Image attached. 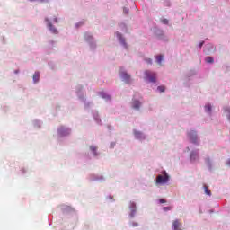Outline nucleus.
<instances>
[{
	"mask_svg": "<svg viewBox=\"0 0 230 230\" xmlns=\"http://www.w3.org/2000/svg\"><path fill=\"white\" fill-rule=\"evenodd\" d=\"M145 77L144 80L146 82H150L151 84H155L157 80V74L155 72H152L150 70H146L144 72Z\"/></svg>",
	"mask_w": 230,
	"mask_h": 230,
	"instance_id": "obj_1",
	"label": "nucleus"
},
{
	"mask_svg": "<svg viewBox=\"0 0 230 230\" xmlns=\"http://www.w3.org/2000/svg\"><path fill=\"white\" fill-rule=\"evenodd\" d=\"M170 181V176L166 172V171L163 172V175L159 174L156 177V184H166Z\"/></svg>",
	"mask_w": 230,
	"mask_h": 230,
	"instance_id": "obj_2",
	"label": "nucleus"
},
{
	"mask_svg": "<svg viewBox=\"0 0 230 230\" xmlns=\"http://www.w3.org/2000/svg\"><path fill=\"white\" fill-rule=\"evenodd\" d=\"M188 137L194 145H197V131L190 130L188 132Z\"/></svg>",
	"mask_w": 230,
	"mask_h": 230,
	"instance_id": "obj_3",
	"label": "nucleus"
},
{
	"mask_svg": "<svg viewBox=\"0 0 230 230\" xmlns=\"http://www.w3.org/2000/svg\"><path fill=\"white\" fill-rule=\"evenodd\" d=\"M119 75L125 82H130V75L127 74V72L121 71Z\"/></svg>",
	"mask_w": 230,
	"mask_h": 230,
	"instance_id": "obj_4",
	"label": "nucleus"
},
{
	"mask_svg": "<svg viewBox=\"0 0 230 230\" xmlns=\"http://www.w3.org/2000/svg\"><path fill=\"white\" fill-rule=\"evenodd\" d=\"M173 230H182L181 227V222L178 219L174 220L172 223Z\"/></svg>",
	"mask_w": 230,
	"mask_h": 230,
	"instance_id": "obj_5",
	"label": "nucleus"
},
{
	"mask_svg": "<svg viewBox=\"0 0 230 230\" xmlns=\"http://www.w3.org/2000/svg\"><path fill=\"white\" fill-rule=\"evenodd\" d=\"M48 27H49V30H50V31H51L52 33H54L55 35H57V34L58 33V31L53 26V24L51 23V22H49Z\"/></svg>",
	"mask_w": 230,
	"mask_h": 230,
	"instance_id": "obj_6",
	"label": "nucleus"
},
{
	"mask_svg": "<svg viewBox=\"0 0 230 230\" xmlns=\"http://www.w3.org/2000/svg\"><path fill=\"white\" fill-rule=\"evenodd\" d=\"M129 208L131 210L130 217L133 218L134 215H136V204L134 202H130Z\"/></svg>",
	"mask_w": 230,
	"mask_h": 230,
	"instance_id": "obj_7",
	"label": "nucleus"
},
{
	"mask_svg": "<svg viewBox=\"0 0 230 230\" xmlns=\"http://www.w3.org/2000/svg\"><path fill=\"white\" fill-rule=\"evenodd\" d=\"M197 159H199V152L197 151H192L190 153V161H197Z\"/></svg>",
	"mask_w": 230,
	"mask_h": 230,
	"instance_id": "obj_8",
	"label": "nucleus"
},
{
	"mask_svg": "<svg viewBox=\"0 0 230 230\" xmlns=\"http://www.w3.org/2000/svg\"><path fill=\"white\" fill-rule=\"evenodd\" d=\"M40 79V73L36 72L33 75V82H34V84H37V82H39Z\"/></svg>",
	"mask_w": 230,
	"mask_h": 230,
	"instance_id": "obj_9",
	"label": "nucleus"
},
{
	"mask_svg": "<svg viewBox=\"0 0 230 230\" xmlns=\"http://www.w3.org/2000/svg\"><path fill=\"white\" fill-rule=\"evenodd\" d=\"M132 107L133 109L139 110V107H141V102H139V101H134Z\"/></svg>",
	"mask_w": 230,
	"mask_h": 230,
	"instance_id": "obj_10",
	"label": "nucleus"
},
{
	"mask_svg": "<svg viewBox=\"0 0 230 230\" xmlns=\"http://www.w3.org/2000/svg\"><path fill=\"white\" fill-rule=\"evenodd\" d=\"M116 36L119 39V40L121 42V44H125V39L119 32H116Z\"/></svg>",
	"mask_w": 230,
	"mask_h": 230,
	"instance_id": "obj_11",
	"label": "nucleus"
},
{
	"mask_svg": "<svg viewBox=\"0 0 230 230\" xmlns=\"http://www.w3.org/2000/svg\"><path fill=\"white\" fill-rule=\"evenodd\" d=\"M205 62H207V64H213V62H215V59H213V58L211 57H208L205 58Z\"/></svg>",
	"mask_w": 230,
	"mask_h": 230,
	"instance_id": "obj_12",
	"label": "nucleus"
},
{
	"mask_svg": "<svg viewBox=\"0 0 230 230\" xmlns=\"http://www.w3.org/2000/svg\"><path fill=\"white\" fill-rule=\"evenodd\" d=\"M204 190H205L206 195H208L209 197H211V190H209V188H208L207 185H204Z\"/></svg>",
	"mask_w": 230,
	"mask_h": 230,
	"instance_id": "obj_13",
	"label": "nucleus"
},
{
	"mask_svg": "<svg viewBox=\"0 0 230 230\" xmlns=\"http://www.w3.org/2000/svg\"><path fill=\"white\" fill-rule=\"evenodd\" d=\"M90 150H92V152H93L94 155H98V154L96 153V150H98V147H96L94 146H91Z\"/></svg>",
	"mask_w": 230,
	"mask_h": 230,
	"instance_id": "obj_14",
	"label": "nucleus"
},
{
	"mask_svg": "<svg viewBox=\"0 0 230 230\" xmlns=\"http://www.w3.org/2000/svg\"><path fill=\"white\" fill-rule=\"evenodd\" d=\"M102 98H104L105 100H111V96L107 95L105 93H101Z\"/></svg>",
	"mask_w": 230,
	"mask_h": 230,
	"instance_id": "obj_15",
	"label": "nucleus"
},
{
	"mask_svg": "<svg viewBox=\"0 0 230 230\" xmlns=\"http://www.w3.org/2000/svg\"><path fill=\"white\" fill-rule=\"evenodd\" d=\"M156 62L158 64H161V62H163V55H159L156 57Z\"/></svg>",
	"mask_w": 230,
	"mask_h": 230,
	"instance_id": "obj_16",
	"label": "nucleus"
},
{
	"mask_svg": "<svg viewBox=\"0 0 230 230\" xmlns=\"http://www.w3.org/2000/svg\"><path fill=\"white\" fill-rule=\"evenodd\" d=\"M206 112H211V104H208L205 106Z\"/></svg>",
	"mask_w": 230,
	"mask_h": 230,
	"instance_id": "obj_17",
	"label": "nucleus"
},
{
	"mask_svg": "<svg viewBox=\"0 0 230 230\" xmlns=\"http://www.w3.org/2000/svg\"><path fill=\"white\" fill-rule=\"evenodd\" d=\"M157 89L160 93H164L166 88L164 86H158Z\"/></svg>",
	"mask_w": 230,
	"mask_h": 230,
	"instance_id": "obj_18",
	"label": "nucleus"
},
{
	"mask_svg": "<svg viewBox=\"0 0 230 230\" xmlns=\"http://www.w3.org/2000/svg\"><path fill=\"white\" fill-rule=\"evenodd\" d=\"M172 210V207H164V211H170Z\"/></svg>",
	"mask_w": 230,
	"mask_h": 230,
	"instance_id": "obj_19",
	"label": "nucleus"
},
{
	"mask_svg": "<svg viewBox=\"0 0 230 230\" xmlns=\"http://www.w3.org/2000/svg\"><path fill=\"white\" fill-rule=\"evenodd\" d=\"M123 12H124V13H125L126 15H128V10L127 9V7H124Z\"/></svg>",
	"mask_w": 230,
	"mask_h": 230,
	"instance_id": "obj_20",
	"label": "nucleus"
},
{
	"mask_svg": "<svg viewBox=\"0 0 230 230\" xmlns=\"http://www.w3.org/2000/svg\"><path fill=\"white\" fill-rule=\"evenodd\" d=\"M163 24H168V19L162 20Z\"/></svg>",
	"mask_w": 230,
	"mask_h": 230,
	"instance_id": "obj_21",
	"label": "nucleus"
},
{
	"mask_svg": "<svg viewBox=\"0 0 230 230\" xmlns=\"http://www.w3.org/2000/svg\"><path fill=\"white\" fill-rule=\"evenodd\" d=\"M146 62L147 64H150V65H151V64H152V59L146 58Z\"/></svg>",
	"mask_w": 230,
	"mask_h": 230,
	"instance_id": "obj_22",
	"label": "nucleus"
},
{
	"mask_svg": "<svg viewBox=\"0 0 230 230\" xmlns=\"http://www.w3.org/2000/svg\"><path fill=\"white\" fill-rule=\"evenodd\" d=\"M135 136H136V137H140L141 133L140 132H135Z\"/></svg>",
	"mask_w": 230,
	"mask_h": 230,
	"instance_id": "obj_23",
	"label": "nucleus"
},
{
	"mask_svg": "<svg viewBox=\"0 0 230 230\" xmlns=\"http://www.w3.org/2000/svg\"><path fill=\"white\" fill-rule=\"evenodd\" d=\"M159 202H160V204H165L166 200H165V199H159Z\"/></svg>",
	"mask_w": 230,
	"mask_h": 230,
	"instance_id": "obj_24",
	"label": "nucleus"
},
{
	"mask_svg": "<svg viewBox=\"0 0 230 230\" xmlns=\"http://www.w3.org/2000/svg\"><path fill=\"white\" fill-rule=\"evenodd\" d=\"M132 226H133V227H137L139 226V224L134 222V223H132Z\"/></svg>",
	"mask_w": 230,
	"mask_h": 230,
	"instance_id": "obj_25",
	"label": "nucleus"
},
{
	"mask_svg": "<svg viewBox=\"0 0 230 230\" xmlns=\"http://www.w3.org/2000/svg\"><path fill=\"white\" fill-rule=\"evenodd\" d=\"M202 46H204V41L199 44V48H202Z\"/></svg>",
	"mask_w": 230,
	"mask_h": 230,
	"instance_id": "obj_26",
	"label": "nucleus"
},
{
	"mask_svg": "<svg viewBox=\"0 0 230 230\" xmlns=\"http://www.w3.org/2000/svg\"><path fill=\"white\" fill-rule=\"evenodd\" d=\"M227 166H230V159L226 163Z\"/></svg>",
	"mask_w": 230,
	"mask_h": 230,
	"instance_id": "obj_27",
	"label": "nucleus"
},
{
	"mask_svg": "<svg viewBox=\"0 0 230 230\" xmlns=\"http://www.w3.org/2000/svg\"><path fill=\"white\" fill-rule=\"evenodd\" d=\"M45 21H46L47 22H49V20L48 18H46Z\"/></svg>",
	"mask_w": 230,
	"mask_h": 230,
	"instance_id": "obj_28",
	"label": "nucleus"
},
{
	"mask_svg": "<svg viewBox=\"0 0 230 230\" xmlns=\"http://www.w3.org/2000/svg\"><path fill=\"white\" fill-rule=\"evenodd\" d=\"M54 21H55V22H58V20L57 18H55V20H54Z\"/></svg>",
	"mask_w": 230,
	"mask_h": 230,
	"instance_id": "obj_29",
	"label": "nucleus"
}]
</instances>
